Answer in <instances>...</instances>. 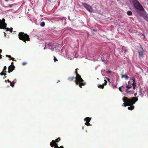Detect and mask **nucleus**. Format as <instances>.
Returning a JSON list of instances; mask_svg holds the SVG:
<instances>
[{
  "mask_svg": "<svg viewBox=\"0 0 148 148\" xmlns=\"http://www.w3.org/2000/svg\"><path fill=\"white\" fill-rule=\"evenodd\" d=\"M144 11L143 12L140 13V15L143 17L144 19L148 22V14L145 11Z\"/></svg>",
  "mask_w": 148,
  "mask_h": 148,
  "instance_id": "5",
  "label": "nucleus"
},
{
  "mask_svg": "<svg viewBox=\"0 0 148 148\" xmlns=\"http://www.w3.org/2000/svg\"><path fill=\"white\" fill-rule=\"evenodd\" d=\"M107 73L110 74L111 73V71H107Z\"/></svg>",
  "mask_w": 148,
  "mask_h": 148,
  "instance_id": "31",
  "label": "nucleus"
},
{
  "mask_svg": "<svg viewBox=\"0 0 148 148\" xmlns=\"http://www.w3.org/2000/svg\"><path fill=\"white\" fill-rule=\"evenodd\" d=\"M132 80H133V81L135 82L136 81V79H135L134 78H133L132 79H131Z\"/></svg>",
  "mask_w": 148,
  "mask_h": 148,
  "instance_id": "36",
  "label": "nucleus"
},
{
  "mask_svg": "<svg viewBox=\"0 0 148 148\" xmlns=\"http://www.w3.org/2000/svg\"><path fill=\"white\" fill-rule=\"evenodd\" d=\"M134 8L136 10H138L141 11H145L144 9L141 4L136 5L134 7Z\"/></svg>",
  "mask_w": 148,
  "mask_h": 148,
  "instance_id": "6",
  "label": "nucleus"
},
{
  "mask_svg": "<svg viewBox=\"0 0 148 148\" xmlns=\"http://www.w3.org/2000/svg\"><path fill=\"white\" fill-rule=\"evenodd\" d=\"M105 78H106L108 80V82H109V83H110V78H108L107 77H105Z\"/></svg>",
  "mask_w": 148,
  "mask_h": 148,
  "instance_id": "29",
  "label": "nucleus"
},
{
  "mask_svg": "<svg viewBox=\"0 0 148 148\" xmlns=\"http://www.w3.org/2000/svg\"><path fill=\"white\" fill-rule=\"evenodd\" d=\"M12 28L11 27L10 28V30H9V31H10V33H12Z\"/></svg>",
  "mask_w": 148,
  "mask_h": 148,
  "instance_id": "33",
  "label": "nucleus"
},
{
  "mask_svg": "<svg viewBox=\"0 0 148 148\" xmlns=\"http://www.w3.org/2000/svg\"><path fill=\"white\" fill-rule=\"evenodd\" d=\"M136 86H133V89L134 90H135V87Z\"/></svg>",
  "mask_w": 148,
  "mask_h": 148,
  "instance_id": "41",
  "label": "nucleus"
},
{
  "mask_svg": "<svg viewBox=\"0 0 148 148\" xmlns=\"http://www.w3.org/2000/svg\"><path fill=\"white\" fill-rule=\"evenodd\" d=\"M98 87L99 88H100L103 89L104 88V87L103 84H98Z\"/></svg>",
  "mask_w": 148,
  "mask_h": 148,
  "instance_id": "16",
  "label": "nucleus"
},
{
  "mask_svg": "<svg viewBox=\"0 0 148 148\" xmlns=\"http://www.w3.org/2000/svg\"><path fill=\"white\" fill-rule=\"evenodd\" d=\"M9 6L10 8H11L12 7V6H11V5H9Z\"/></svg>",
  "mask_w": 148,
  "mask_h": 148,
  "instance_id": "47",
  "label": "nucleus"
},
{
  "mask_svg": "<svg viewBox=\"0 0 148 148\" xmlns=\"http://www.w3.org/2000/svg\"><path fill=\"white\" fill-rule=\"evenodd\" d=\"M2 52V50L1 49H0V53H1Z\"/></svg>",
  "mask_w": 148,
  "mask_h": 148,
  "instance_id": "45",
  "label": "nucleus"
},
{
  "mask_svg": "<svg viewBox=\"0 0 148 148\" xmlns=\"http://www.w3.org/2000/svg\"><path fill=\"white\" fill-rule=\"evenodd\" d=\"M60 140V137H58L57 139L56 140H52V142L50 143V145L51 147H53L54 145V144L55 143H57Z\"/></svg>",
  "mask_w": 148,
  "mask_h": 148,
  "instance_id": "7",
  "label": "nucleus"
},
{
  "mask_svg": "<svg viewBox=\"0 0 148 148\" xmlns=\"http://www.w3.org/2000/svg\"><path fill=\"white\" fill-rule=\"evenodd\" d=\"M132 86L131 85H127L126 86V88L125 90V91L127 93L130 92L129 90L132 87Z\"/></svg>",
  "mask_w": 148,
  "mask_h": 148,
  "instance_id": "9",
  "label": "nucleus"
},
{
  "mask_svg": "<svg viewBox=\"0 0 148 148\" xmlns=\"http://www.w3.org/2000/svg\"><path fill=\"white\" fill-rule=\"evenodd\" d=\"M102 60V61H104L103 60V59Z\"/></svg>",
  "mask_w": 148,
  "mask_h": 148,
  "instance_id": "52",
  "label": "nucleus"
},
{
  "mask_svg": "<svg viewBox=\"0 0 148 148\" xmlns=\"http://www.w3.org/2000/svg\"><path fill=\"white\" fill-rule=\"evenodd\" d=\"M123 100L124 102V106H130V107L128 108V109L132 110L134 108V106H133V105L137 101L138 99L136 97H132L131 99H130L127 97H124L123 98Z\"/></svg>",
  "mask_w": 148,
  "mask_h": 148,
  "instance_id": "1",
  "label": "nucleus"
},
{
  "mask_svg": "<svg viewBox=\"0 0 148 148\" xmlns=\"http://www.w3.org/2000/svg\"><path fill=\"white\" fill-rule=\"evenodd\" d=\"M47 45H48V46H50L51 44H50V43H48V44Z\"/></svg>",
  "mask_w": 148,
  "mask_h": 148,
  "instance_id": "43",
  "label": "nucleus"
},
{
  "mask_svg": "<svg viewBox=\"0 0 148 148\" xmlns=\"http://www.w3.org/2000/svg\"><path fill=\"white\" fill-rule=\"evenodd\" d=\"M45 23L44 22H42L40 24V26H41L43 27H44L45 26Z\"/></svg>",
  "mask_w": 148,
  "mask_h": 148,
  "instance_id": "21",
  "label": "nucleus"
},
{
  "mask_svg": "<svg viewBox=\"0 0 148 148\" xmlns=\"http://www.w3.org/2000/svg\"><path fill=\"white\" fill-rule=\"evenodd\" d=\"M18 36L20 40L23 41L25 43H26V41H29L30 40L29 36L27 34L25 33L24 32H19L18 34Z\"/></svg>",
  "mask_w": 148,
  "mask_h": 148,
  "instance_id": "3",
  "label": "nucleus"
},
{
  "mask_svg": "<svg viewBox=\"0 0 148 148\" xmlns=\"http://www.w3.org/2000/svg\"><path fill=\"white\" fill-rule=\"evenodd\" d=\"M132 14V12L130 11H129L127 12V14L129 15H131Z\"/></svg>",
  "mask_w": 148,
  "mask_h": 148,
  "instance_id": "19",
  "label": "nucleus"
},
{
  "mask_svg": "<svg viewBox=\"0 0 148 148\" xmlns=\"http://www.w3.org/2000/svg\"><path fill=\"white\" fill-rule=\"evenodd\" d=\"M124 88V87L123 86H121V87H120L119 88V90L120 91H121V92H122L123 91L122 90V88Z\"/></svg>",
  "mask_w": 148,
  "mask_h": 148,
  "instance_id": "22",
  "label": "nucleus"
},
{
  "mask_svg": "<svg viewBox=\"0 0 148 148\" xmlns=\"http://www.w3.org/2000/svg\"><path fill=\"white\" fill-rule=\"evenodd\" d=\"M86 9L90 12H92L93 11V9L92 8L91 6H90L89 5L86 8Z\"/></svg>",
  "mask_w": 148,
  "mask_h": 148,
  "instance_id": "12",
  "label": "nucleus"
},
{
  "mask_svg": "<svg viewBox=\"0 0 148 148\" xmlns=\"http://www.w3.org/2000/svg\"><path fill=\"white\" fill-rule=\"evenodd\" d=\"M27 64V63L26 62H23L22 63V64L23 65H24L25 64Z\"/></svg>",
  "mask_w": 148,
  "mask_h": 148,
  "instance_id": "35",
  "label": "nucleus"
},
{
  "mask_svg": "<svg viewBox=\"0 0 148 148\" xmlns=\"http://www.w3.org/2000/svg\"><path fill=\"white\" fill-rule=\"evenodd\" d=\"M132 84L133 85V86H136V83L135 82H134Z\"/></svg>",
  "mask_w": 148,
  "mask_h": 148,
  "instance_id": "28",
  "label": "nucleus"
},
{
  "mask_svg": "<svg viewBox=\"0 0 148 148\" xmlns=\"http://www.w3.org/2000/svg\"><path fill=\"white\" fill-rule=\"evenodd\" d=\"M5 56L7 57H8L9 58H11V56L10 55H5Z\"/></svg>",
  "mask_w": 148,
  "mask_h": 148,
  "instance_id": "30",
  "label": "nucleus"
},
{
  "mask_svg": "<svg viewBox=\"0 0 148 148\" xmlns=\"http://www.w3.org/2000/svg\"><path fill=\"white\" fill-rule=\"evenodd\" d=\"M5 29H6V31H9L10 30V28H5Z\"/></svg>",
  "mask_w": 148,
  "mask_h": 148,
  "instance_id": "34",
  "label": "nucleus"
},
{
  "mask_svg": "<svg viewBox=\"0 0 148 148\" xmlns=\"http://www.w3.org/2000/svg\"><path fill=\"white\" fill-rule=\"evenodd\" d=\"M15 83V82L14 81L11 82L10 83V85L11 86L13 87L14 86Z\"/></svg>",
  "mask_w": 148,
  "mask_h": 148,
  "instance_id": "17",
  "label": "nucleus"
},
{
  "mask_svg": "<svg viewBox=\"0 0 148 148\" xmlns=\"http://www.w3.org/2000/svg\"><path fill=\"white\" fill-rule=\"evenodd\" d=\"M85 124L87 126H90V124L89 123V122H86L85 123Z\"/></svg>",
  "mask_w": 148,
  "mask_h": 148,
  "instance_id": "20",
  "label": "nucleus"
},
{
  "mask_svg": "<svg viewBox=\"0 0 148 148\" xmlns=\"http://www.w3.org/2000/svg\"><path fill=\"white\" fill-rule=\"evenodd\" d=\"M104 81H105V82L103 84V85L104 86H104H105L107 84V80L105 79L104 80Z\"/></svg>",
  "mask_w": 148,
  "mask_h": 148,
  "instance_id": "23",
  "label": "nucleus"
},
{
  "mask_svg": "<svg viewBox=\"0 0 148 148\" xmlns=\"http://www.w3.org/2000/svg\"><path fill=\"white\" fill-rule=\"evenodd\" d=\"M114 87H116V85H114L113 86V88H114Z\"/></svg>",
  "mask_w": 148,
  "mask_h": 148,
  "instance_id": "40",
  "label": "nucleus"
},
{
  "mask_svg": "<svg viewBox=\"0 0 148 148\" xmlns=\"http://www.w3.org/2000/svg\"><path fill=\"white\" fill-rule=\"evenodd\" d=\"M54 147H55V148H58V144L56 143H55L54 144Z\"/></svg>",
  "mask_w": 148,
  "mask_h": 148,
  "instance_id": "24",
  "label": "nucleus"
},
{
  "mask_svg": "<svg viewBox=\"0 0 148 148\" xmlns=\"http://www.w3.org/2000/svg\"><path fill=\"white\" fill-rule=\"evenodd\" d=\"M5 78H6V76L5 77Z\"/></svg>",
  "mask_w": 148,
  "mask_h": 148,
  "instance_id": "53",
  "label": "nucleus"
},
{
  "mask_svg": "<svg viewBox=\"0 0 148 148\" xmlns=\"http://www.w3.org/2000/svg\"><path fill=\"white\" fill-rule=\"evenodd\" d=\"M12 60L13 61H16V60H14V58H13L11 57V58L10 59H9V60Z\"/></svg>",
  "mask_w": 148,
  "mask_h": 148,
  "instance_id": "32",
  "label": "nucleus"
},
{
  "mask_svg": "<svg viewBox=\"0 0 148 148\" xmlns=\"http://www.w3.org/2000/svg\"><path fill=\"white\" fill-rule=\"evenodd\" d=\"M128 85H132V84L130 82V81H129L128 82Z\"/></svg>",
  "mask_w": 148,
  "mask_h": 148,
  "instance_id": "37",
  "label": "nucleus"
},
{
  "mask_svg": "<svg viewBox=\"0 0 148 148\" xmlns=\"http://www.w3.org/2000/svg\"><path fill=\"white\" fill-rule=\"evenodd\" d=\"M2 55L1 54H0V58H2Z\"/></svg>",
  "mask_w": 148,
  "mask_h": 148,
  "instance_id": "46",
  "label": "nucleus"
},
{
  "mask_svg": "<svg viewBox=\"0 0 148 148\" xmlns=\"http://www.w3.org/2000/svg\"><path fill=\"white\" fill-rule=\"evenodd\" d=\"M127 51L126 49H125L124 50V52L125 54Z\"/></svg>",
  "mask_w": 148,
  "mask_h": 148,
  "instance_id": "39",
  "label": "nucleus"
},
{
  "mask_svg": "<svg viewBox=\"0 0 148 148\" xmlns=\"http://www.w3.org/2000/svg\"><path fill=\"white\" fill-rule=\"evenodd\" d=\"M102 60V61H104L103 60V59Z\"/></svg>",
  "mask_w": 148,
  "mask_h": 148,
  "instance_id": "51",
  "label": "nucleus"
},
{
  "mask_svg": "<svg viewBox=\"0 0 148 148\" xmlns=\"http://www.w3.org/2000/svg\"><path fill=\"white\" fill-rule=\"evenodd\" d=\"M46 49V48H45V47L44 48V49Z\"/></svg>",
  "mask_w": 148,
  "mask_h": 148,
  "instance_id": "50",
  "label": "nucleus"
},
{
  "mask_svg": "<svg viewBox=\"0 0 148 148\" xmlns=\"http://www.w3.org/2000/svg\"><path fill=\"white\" fill-rule=\"evenodd\" d=\"M75 79V77H69L68 78V80H69V81H73L74 80V79Z\"/></svg>",
  "mask_w": 148,
  "mask_h": 148,
  "instance_id": "15",
  "label": "nucleus"
},
{
  "mask_svg": "<svg viewBox=\"0 0 148 148\" xmlns=\"http://www.w3.org/2000/svg\"><path fill=\"white\" fill-rule=\"evenodd\" d=\"M5 72V71H3L1 73H0V75L1 76H3L4 75V72Z\"/></svg>",
  "mask_w": 148,
  "mask_h": 148,
  "instance_id": "26",
  "label": "nucleus"
},
{
  "mask_svg": "<svg viewBox=\"0 0 148 148\" xmlns=\"http://www.w3.org/2000/svg\"><path fill=\"white\" fill-rule=\"evenodd\" d=\"M79 69L78 68H77L75 69V73L76 74V76L75 78V82L77 85H79V87L82 88V86L85 85L86 84V83L81 77L80 75L78 74L77 71Z\"/></svg>",
  "mask_w": 148,
  "mask_h": 148,
  "instance_id": "2",
  "label": "nucleus"
},
{
  "mask_svg": "<svg viewBox=\"0 0 148 148\" xmlns=\"http://www.w3.org/2000/svg\"><path fill=\"white\" fill-rule=\"evenodd\" d=\"M133 3L134 7L140 4L138 0H133Z\"/></svg>",
  "mask_w": 148,
  "mask_h": 148,
  "instance_id": "10",
  "label": "nucleus"
},
{
  "mask_svg": "<svg viewBox=\"0 0 148 148\" xmlns=\"http://www.w3.org/2000/svg\"><path fill=\"white\" fill-rule=\"evenodd\" d=\"M124 77H125L126 80H127L128 78V77L127 75H123V74L121 75V78H123Z\"/></svg>",
  "mask_w": 148,
  "mask_h": 148,
  "instance_id": "14",
  "label": "nucleus"
},
{
  "mask_svg": "<svg viewBox=\"0 0 148 148\" xmlns=\"http://www.w3.org/2000/svg\"><path fill=\"white\" fill-rule=\"evenodd\" d=\"M6 75V73H5V72L3 74V75H4L5 76Z\"/></svg>",
  "mask_w": 148,
  "mask_h": 148,
  "instance_id": "44",
  "label": "nucleus"
},
{
  "mask_svg": "<svg viewBox=\"0 0 148 148\" xmlns=\"http://www.w3.org/2000/svg\"><path fill=\"white\" fill-rule=\"evenodd\" d=\"M6 1H7V0H6Z\"/></svg>",
  "mask_w": 148,
  "mask_h": 148,
  "instance_id": "54",
  "label": "nucleus"
},
{
  "mask_svg": "<svg viewBox=\"0 0 148 148\" xmlns=\"http://www.w3.org/2000/svg\"><path fill=\"white\" fill-rule=\"evenodd\" d=\"M7 82L8 83H10V82H11V81H9V80H7Z\"/></svg>",
  "mask_w": 148,
  "mask_h": 148,
  "instance_id": "42",
  "label": "nucleus"
},
{
  "mask_svg": "<svg viewBox=\"0 0 148 148\" xmlns=\"http://www.w3.org/2000/svg\"><path fill=\"white\" fill-rule=\"evenodd\" d=\"M58 148H64V147L62 146H60V147H58Z\"/></svg>",
  "mask_w": 148,
  "mask_h": 148,
  "instance_id": "38",
  "label": "nucleus"
},
{
  "mask_svg": "<svg viewBox=\"0 0 148 148\" xmlns=\"http://www.w3.org/2000/svg\"><path fill=\"white\" fill-rule=\"evenodd\" d=\"M91 118H90L88 117L85 118L84 119L86 121L89 122L91 120Z\"/></svg>",
  "mask_w": 148,
  "mask_h": 148,
  "instance_id": "13",
  "label": "nucleus"
},
{
  "mask_svg": "<svg viewBox=\"0 0 148 148\" xmlns=\"http://www.w3.org/2000/svg\"><path fill=\"white\" fill-rule=\"evenodd\" d=\"M7 68L6 66H5L3 67V70L5 71V73H6V69Z\"/></svg>",
  "mask_w": 148,
  "mask_h": 148,
  "instance_id": "25",
  "label": "nucleus"
},
{
  "mask_svg": "<svg viewBox=\"0 0 148 148\" xmlns=\"http://www.w3.org/2000/svg\"><path fill=\"white\" fill-rule=\"evenodd\" d=\"M15 66L14 65H10L9 66L8 68V73H10L12 72L15 68Z\"/></svg>",
  "mask_w": 148,
  "mask_h": 148,
  "instance_id": "8",
  "label": "nucleus"
},
{
  "mask_svg": "<svg viewBox=\"0 0 148 148\" xmlns=\"http://www.w3.org/2000/svg\"><path fill=\"white\" fill-rule=\"evenodd\" d=\"M7 24L5 23V19L3 18L0 20V29H5L6 28Z\"/></svg>",
  "mask_w": 148,
  "mask_h": 148,
  "instance_id": "4",
  "label": "nucleus"
},
{
  "mask_svg": "<svg viewBox=\"0 0 148 148\" xmlns=\"http://www.w3.org/2000/svg\"><path fill=\"white\" fill-rule=\"evenodd\" d=\"M139 58H143V52L142 51H138Z\"/></svg>",
  "mask_w": 148,
  "mask_h": 148,
  "instance_id": "11",
  "label": "nucleus"
},
{
  "mask_svg": "<svg viewBox=\"0 0 148 148\" xmlns=\"http://www.w3.org/2000/svg\"><path fill=\"white\" fill-rule=\"evenodd\" d=\"M54 60L55 62L58 61V59H56L55 56H54Z\"/></svg>",
  "mask_w": 148,
  "mask_h": 148,
  "instance_id": "27",
  "label": "nucleus"
},
{
  "mask_svg": "<svg viewBox=\"0 0 148 148\" xmlns=\"http://www.w3.org/2000/svg\"><path fill=\"white\" fill-rule=\"evenodd\" d=\"M11 65H13V62H11Z\"/></svg>",
  "mask_w": 148,
  "mask_h": 148,
  "instance_id": "48",
  "label": "nucleus"
},
{
  "mask_svg": "<svg viewBox=\"0 0 148 148\" xmlns=\"http://www.w3.org/2000/svg\"><path fill=\"white\" fill-rule=\"evenodd\" d=\"M3 33H4V35H5V32H3Z\"/></svg>",
  "mask_w": 148,
  "mask_h": 148,
  "instance_id": "49",
  "label": "nucleus"
},
{
  "mask_svg": "<svg viewBox=\"0 0 148 148\" xmlns=\"http://www.w3.org/2000/svg\"><path fill=\"white\" fill-rule=\"evenodd\" d=\"M88 5H88L86 3H83V6L86 9V8H87V7L88 6Z\"/></svg>",
  "mask_w": 148,
  "mask_h": 148,
  "instance_id": "18",
  "label": "nucleus"
}]
</instances>
